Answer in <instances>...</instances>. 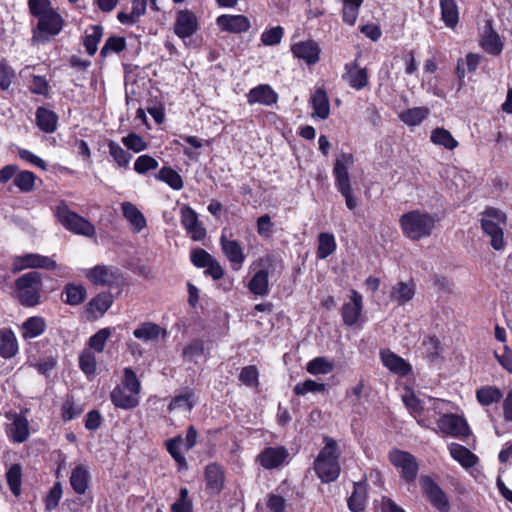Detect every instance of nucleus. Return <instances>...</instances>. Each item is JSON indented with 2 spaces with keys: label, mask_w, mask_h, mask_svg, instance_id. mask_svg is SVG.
<instances>
[{
  "label": "nucleus",
  "mask_w": 512,
  "mask_h": 512,
  "mask_svg": "<svg viewBox=\"0 0 512 512\" xmlns=\"http://www.w3.org/2000/svg\"><path fill=\"white\" fill-rule=\"evenodd\" d=\"M250 270L254 275L248 283V289L251 293L258 296H267L269 294L268 277L279 275L283 270L282 261L274 254H267L253 261Z\"/></svg>",
  "instance_id": "f257e3e1"
},
{
  "label": "nucleus",
  "mask_w": 512,
  "mask_h": 512,
  "mask_svg": "<svg viewBox=\"0 0 512 512\" xmlns=\"http://www.w3.org/2000/svg\"><path fill=\"white\" fill-rule=\"evenodd\" d=\"M141 383L130 367L123 370L120 385H116L110 393V400L116 408L131 410L140 403Z\"/></svg>",
  "instance_id": "f03ea898"
},
{
  "label": "nucleus",
  "mask_w": 512,
  "mask_h": 512,
  "mask_svg": "<svg viewBox=\"0 0 512 512\" xmlns=\"http://www.w3.org/2000/svg\"><path fill=\"white\" fill-rule=\"evenodd\" d=\"M436 215L421 210H412L404 213L399 224L405 237L417 241L429 237L436 227Z\"/></svg>",
  "instance_id": "7ed1b4c3"
},
{
  "label": "nucleus",
  "mask_w": 512,
  "mask_h": 512,
  "mask_svg": "<svg viewBox=\"0 0 512 512\" xmlns=\"http://www.w3.org/2000/svg\"><path fill=\"white\" fill-rule=\"evenodd\" d=\"M324 444L314 461V470L322 482L330 483L339 477L341 471L339 452L334 439L325 436Z\"/></svg>",
  "instance_id": "20e7f679"
},
{
  "label": "nucleus",
  "mask_w": 512,
  "mask_h": 512,
  "mask_svg": "<svg viewBox=\"0 0 512 512\" xmlns=\"http://www.w3.org/2000/svg\"><path fill=\"white\" fill-rule=\"evenodd\" d=\"M42 278L38 272H28L15 281V296L25 307H34L41 303Z\"/></svg>",
  "instance_id": "39448f33"
},
{
  "label": "nucleus",
  "mask_w": 512,
  "mask_h": 512,
  "mask_svg": "<svg viewBox=\"0 0 512 512\" xmlns=\"http://www.w3.org/2000/svg\"><path fill=\"white\" fill-rule=\"evenodd\" d=\"M507 225L506 214L496 208H488L484 212L481 226L484 233L490 237V244L495 250H502L505 246L504 228Z\"/></svg>",
  "instance_id": "423d86ee"
},
{
  "label": "nucleus",
  "mask_w": 512,
  "mask_h": 512,
  "mask_svg": "<svg viewBox=\"0 0 512 512\" xmlns=\"http://www.w3.org/2000/svg\"><path fill=\"white\" fill-rule=\"evenodd\" d=\"M58 221L70 232L86 237L95 236L96 230L92 223L69 209L65 202L59 203L55 209Z\"/></svg>",
  "instance_id": "0eeeda50"
},
{
  "label": "nucleus",
  "mask_w": 512,
  "mask_h": 512,
  "mask_svg": "<svg viewBox=\"0 0 512 512\" xmlns=\"http://www.w3.org/2000/svg\"><path fill=\"white\" fill-rule=\"evenodd\" d=\"M37 20V25L32 29V41L36 43L47 42L58 35L64 26L63 17L55 9Z\"/></svg>",
  "instance_id": "6e6552de"
},
{
  "label": "nucleus",
  "mask_w": 512,
  "mask_h": 512,
  "mask_svg": "<svg viewBox=\"0 0 512 512\" xmlns=\"http://www.w3.org/2000/svg\"><path fill=\"white\" fill-rule=\"evenodd\" d=\"M402 399L410 414L416 419L419 425H427L428 420L425 418V411L440 408V406H446V402L441 399L431 397L421 399L411 391L406 392L402 396Z\"/></svg>",
  "instance_id": "1a4fd4ad"
},
{
  "label": "nucleus",
  "mask_w": 512,
  "mask_h": 512,
  "mask_svg": "<svg viewBox=\"0 0 512 512\" xmlns=\"http://www.w3.org/2000/svg\"><path fill=\"white\" fill-rule=\"evenodd\" d=\"M391 464L398 470L400 477L411 484L416 480L419 464L416 458L409 452L394 449L388 455Z\"/></svg>",
  "instance_id": "9d476101"
},
{
  "label": "nucleus",
  "mask_w": 512,
  "mask_h": 512,
  "mask_svg": "<svg viewBox=\"0 0 512 512\" xmlns=\"http://www.w3.org/2000/svg\"><path fill=\"white\" fill-rule=\"evenodd\" d=\"M419 483L424 495L434 508L440 512L449 511L450 504L446 493L430 476L422 475L419 479Z\"/></svg>",
  "instance_id": "9b49d317"
},
{
  "label": "nucleus",
  "mask_w": 512,
  "mask_h": 512,
  "mask_svg": "<svg viewBox=\"0 0 512 512\" xmlns=\"http://www.w3.org/2000/svg\"><path fill=\"white\" fill-rule=\"evenodd\" d=\"M437 427L440 432L452 437H464L470 432L466 420L452 413H445L437 420Z\"/></svg>",
  "instance_id": "f8f14e48"
},
{
  "label": "nucleus",
  "mask_w": 512,
  "mask_h": 512,
  "mask_svg": "<svg viewBox=\"0 0 512 512\" xmlns=\"http://www.w3.org/2000/svg\"><path fill=\"white\" fill-rule=\"evenodd\" d=\"M6 418L9 423L6 426V432L10 440L14 443L25 442L30 434L29 422L22 413L7 412Z\"/></svg>",
  "instance_id": "ddd939ff"
},
{
  "label": "nucleus",
  "mask_w": 512,
  "mask_h": 512,
  "mask_svg": "<svg viewBox=\"0 0 512 512\" xmlns=\"http://www.w3.org/2000/svg\"><path fill=\"white\" fill-rule=\"evenodd\" d=\"M57 267L56 262L50 257L43 256L36 253H29L21 256H16L13 259V272H19L28 268H42L53 270Z\"/></svg>",
  "instance_id": "4468645a"
},
{
  "label": "nucleus",
  "mask_w": 512,
  "mask_h": 512,
  "mask_svg": "<svg viewBox=\"0 0 512 512\" xmlns=\"http://www.w3.org/2000/svg\"><path fill=\"white\" fill-rule=\"evenodd\" d=\"M198 29V19L192 11L188 9L177 11L173 30L180 39L185 40L191 37Z\"/></svg>",
  "instance_id": "2eb2a0df"
},
{
  "label": "nucleus",
  "mask_w": 512,
  "mask_h": 512,
  "mask_svg": "<svg viewBox=\"0 0 512 512\" xmlns=\"http://www.w3.org/2000/svg\"><path fill=\"white\" fill-rule=\"evenodd\" d=\"M363 310V297L356 291L351 290L349 301L344 303L341 309L342 319L345 325H356L361 317Z\"/></svg>",
  "instance_id": "dca6fc26"
},
{
  "label": "nucleus",
  "mask_w": 512,
  "mask_h": 512,
  "mask_svg": "<svg viewBox=\"0 0 512 512\" xmlns=\"http://www.w3.org/2000/svg\"><path fill=\"white\" fill-rule=\"evenodd\" d=\"M354 164V157L351 153H340L334 162L333 176L336 188L351 186L349 169Z\"/></svg>",
  "instance_id": "f3484780"
},
{
  "label": "nucleus",
  "mask_w": 512,
  "mask_h": 512,
  "mask_svg": "<svg viewBox=\"0 0 512 512\" xmlns=\"http://www.w3.org/2000/svg\"><path fill=\"white\" fill-rule=\"evenodd\" d=\"M289 457L288 450L283 446L267 447L258 456L257 460L265 469H275L283 465Z\"/></svg>",
  "instance_id": "a211bd4d"
},
{
  "label": "nucleus",
  "mask_w": 512,
  "mask_h": 512,
  "mask_svg": "<svg viewBox=\"0 0 512 512\" xmlns=\"http://www.w3.org/2000/svg\"><path fill=\"white\" fill-rule=\"evenodd\" d=\"M180 216L183 227L193 240L199 241L205 237L206 230L200 224L197 213L191 207L184 205L180 210Z\"/></svg>",
  "instance_id": "6ab92c4d"
},
{
  "label": "nucleus",
  "mask_w": 512,
  "mask_h": 512,
  "mask_svg": "<svg viewBox=\"0 0 512 512\" xmlns=\"http://www.w3.org/2000/svg\"><path fill=\"white\" fill-rule=\"evenodd\" d=\"M220 244L224 255L231 263L232 269L240 270L246 259L240 244L236 240H229L224 233L220 237Z\"/></svg>",
  "instance_id": "aec40b11"
},
{
  "label": "nucleus",
  "mask_w": 512,
  "mask_h": 512,
  "mask_svg": "<svg viewBox=\"0 0 512 512\" xmlns=\"http://www.w3.org/2000/svg\"><path fill=\"white\" fill-rule=\"evenodd\" d=\"M345 73L342 79L355 90L364 89L369 82L368 73L366 68H362L356 61L345 64Z\"/></svg>",
  "instance_id": "412c9836"
},
{
  "label": "nucleus",
  "mask_w": 512,
  "mask_h": 512,
  "mask_svg": "<svg viewBox=\"0 0 512 512\" xmlns=\"http://www.w3.org/2000/svg\"><path fill=\"white\" fill-rule=\"evenodd\" d=\"M216 24L222 31L234 34L246 32L250 28V21L244 15H220Z\"/></svg>",
  "instance_id": "4be33fe9"
},
{
  "label": "nucleus",
  "mask_w": 512,
  "mask_h": 512,
  "mask_svg": "<svg viewBox=\"0 0 512 512\" xmlns=\"http://www.w3.org/2000/svg\"><path fill=\"white\" fill-rule=\"evenodd\" d=\"M291 51L295 57L304 60L308 65H314L319 61L320 48L312 40L293 44Z\"/></svg>",
  "instance_id": "5701e85b"
},
{
  "label": "nucleus",
  "mask_w": 512,
  "mask_h": 512,
  "mask_svg": "<svg viewBox=\"0 0 512 512\" xmlns=\"http://www.w3.org/2000/svg\"><path fill=\"white\" fill-rule=\"evenodd\" d=\"M86 277L95 285L111 286L118 280V273L112 267L97 265L86 272Z\"/></svg>",
  "instance_id": "b1692460"
},
{
  "label": "nucleus",
  "mask_w": 512,
  "mask_h": 512,
  "mask_svg": "<svg viewBox=\"0 0 512 512\" xmlns=\"http://www.w3.org/2000/svg\"><path fill=\"white\" fill-rule=\"evenodd\" d=\"M277 99V93L266 84H261L252 88L247 94V101L250 105L262 104L270 106L275 104Z\"/></svg>",
  "instance_id": "393cba45"
},
{
  "label": "nucleus",
  "mask_w": 512,
  "mask_h": 512,
  "mask_svg": "<svg viewBox=\"0 0 512 512\" xmlns=\"http://www.w3.org/2000/svg\"><path fill=\"white\" fill-rule=\"evenodd\" d=\"M415 295V284L412 281H399L391 286L389 299L398 305H404Z\"/></svg>",
  "instance_id": "a878e982"
},
{
  "label": "nucleus",
  "mask_w": 512,
  "mask_h": 512,
  "mask_svg": "<svg viewBox=\"0 0 512 512\" xmlns=\"http://www.w3.org/2000/svg\"><path fill=\"white\" fill-rule=\"evenodd\" d=\"M310 103L313 107V118L325 120L330 115V104L327 93L322 88H317L311 95Z\"/></svg>",
  "instance_id": "bb28decb"
},
{
  "label": "nucleus",
  "mask_w": 512,
  "mask_h": 512,
  "mask_svg": "<svg viewBox=\"0 0 512 512\" xmlns=\"http://www.w3.org/2000/svg\"><path fill=\"white\" fill-rule=\"evenodd\" d=\"M480 44L491 55H499L503 50V43L498 33L493 30L490 22H487L484 27Z\"/></svg>",
  "instance_id": "cd10ccee"
},
{
  "label": "nucleus",
  "mask_w": 512,
  "mask_h": 512,
  "mask_svg": "<svg viewBox=\"0 0 512 512\" xmlns=\"http://www.w3.org/2000/svg\"><path fill=\"white\" fill-rule=\"evenodd\" d=\"M47 328L46 321L41 316L27 318L20 326V333L23 339L30 340L42 335Z\"/></svg>",
  "instance_id": "c85d7f7f"
},
{
  "label": "nucleus",
  "mask_w": 512,
  "mask_h": 512,
  "mask_svg": "<svg viewBox=\"0 0 512 512\" xmlns=\"http://www.w3.org/2000/svg\"><path fill=\"white\" fill-rule=\"evenodd\" d=\"M121 209L123 216L131 224L134 233H139L146 227L147 222L143 213L134 204L124 202Z\"/></svg>",
  "instance_id": "c756f323"
},
{
  "label": "nucleus",
  "mask_w": 512,
  "mask_h": 512,
  "mask_svg": "<svg viewBox=\"0 0 512 512\" xmlns=\"http://www.w3.org/2000/svg\"><path fill=\"white\" fill-rule=\"evenodd\" d=\"M18 352V342L14 332L8 328L0 329V356L9 359Z\"/></svg>",
  "instance_id": "7c9ffc66"
},
{
  "label": "nucleus",
  "mask_w": 512,
  "mask_h": 512,
  "mask_svg": "<svg viewBox=\"0 0 512 512\" xmlns=\"http://www.w3.org/2000/svg\"><path fill=\"white\" fill-rule=\"evenodd\" d=\"M380 355L383 365L390 371L400 375H406L409 373L411 369L410 365L395 353L389 350H384Z\"/></svg>",
  "instance_id": "2f4dec72"
},
{
  "label": "nucleus",
  "mask_w": 512,
  "mask_h": 512,
  "mask_svg": "<svg viewBox=\"0 0 512 512\" xmlns=\"http://www.w3.org/2000/svg\"><path fill=\"white\" fill-rule=\"evenodd\" d=\"M205 479L207 489L210 493L217 494L222 490L224 484V472L219 465H208L205 470Z\"/></svg>",
  "instance_id": "473e14b6"
},
{
  "label": "nucleus",
  "mask_w": 512,
  "mask_h": 512,
  "mask_svg": "<svg viewBox=\"0 0 512 512\" xmlns=\"http://www.w3.org/2000/svg\"><path fill=\"white\" fill-rule=\"evenodd\" d=\"M449 452L451 457L464 468L473 467L478 462V457L475 454L465 446L458 443H451L449 445Z\"/></svg>",
  "instance_id": "72a5a7b5"
},
{
  "label": "nucleus",
  "mask_w": 512,
  "mask_h": 512,
  "mask_svg": "<svg viewBox=\"0 0 512 512\" xmlns=\"http://www.w3.org/2000/svg\"><path fill=\"white\" fill-rule=\"evenodd\" d=\"M165 334L166 331L164 329L152 322H145L141 324L133 332L135 338L144 342L157 341L161 335L165 336Z\"/></svg>",
  "instance_id": "f704fd0d"
},
{
  "label": "nucleus",
  "mask_w": 512,
  "mask_h": 512,
  "mask_svg": "<svg viewBox=\"0 0 512 512\" xmlns=\"http://www.w3.org/2000/svg\"><path fill=\"white\" fill-rule=\"evenodd\" d=\"M90 479L89 471L83 465L76 466L70 476V484L77 494H84Z\"/></svg>",
  "instance_id": "c9c22d12"
},
{
  "label": "nucleus",
  "mask_w": 512,
  "mask_h": 512,
  "mask_svg": "<svg viewBox=\"0 0 512 512\" xmlns=\"http://www.w3.org/2000/svg\"><path fill=\"white\" fill-rule=\"evenodd\" d=\"M441 19L448 28H455L459 21V11L455 0H440Z\"/></svg>",
  "instance_id": "e433bc0d"
},
{
  "label": "nucleus",
  "mask_w": 512,
  "mask_h": 512,
  "mask_svg": "<svg viewBox=\"0 0 512 512\" xmlns=\"http://www.w3.org/2000/svg\"><path fill=\"white\" fill-rule=\"evenodd\" d=\"M57 115L44 107H39L36 111L37 126L46 133H52L56 129Z\"/></svg>",
  "instance_id": "4c0bfd02"
},
{
  "label": "nucleus",
  "mask_w": 512,
  "mask_h": 512,
  "mask_svg": "<svg viewBox=\"0 0 512 512\" xmlns=\"http://www.w3.org/2000/svg\"><path fill=\"white\" fill-rule=\"evenodd\" d=\"M430 140L433 144L442 146L447 150H454L458 147V141L444 128L437 127L432 130Z\"/></svg>",
  "instance_id": "58836bf2"
},
{
  "label": "nucleus",
  "mask_w": 512,
  "mask_h": 512,
  "mask_svg": "<svg viewBox=\"0 0 512 512\" xmlns=\"http://www.w3.org/2000/svg\"><path fill=\"white\" fill-rule=\"evenodd\" d=\"M336 241L332 233L323 232L318 236L317 257L325 259L336 250Z\"/></svg>",
  "instance_id": "ea45409f"
},
{
  "label": "nucleus",
  "mask_w": 512,
  "mask_h": 512,
  "mask_svg": "<svg viewBox=\"0 0 512 512\" xmlns=\"http://www.w3.org/2000/svg\"><path fill=\"white\" fill-rule=\"evenodd\" d=\"M62 296H65V299H63L65 303L76 306L85 300L86 289L81 285L67 284L64 288Z\"/></svg>",
  "instance_id": "a19ab883"
},
{
  "label": "nucleus",
  "mask_w": 512,
  "mask_h": 512,
  "mask_svg": "<svg viewBox=\"0 0 512 512\" xmlns=\"http://www.w3.org/2000/svg\"><path fill=\"white\" fill-rule=\"evenodd\" d=\"M335 364L327 357H316L306 365V370L312 375L328 374L334 370Z\"/></svg>",
  "instance_id": "79ce46f5"
},
{
  "label": "nucleus",
  "mask_w": 512,
  "mask_h": 512,
  "mask_svg": "<svg viewBox=\"0 0 512 512\" xmlns=\"http://www.w3.org/2000/svg\"><path fill=\"white\" fill-rule=\"evenodd\" d=\"M103 35V27L100 25L91 26L86 30L84 38V46L87 53L93 56L97 51L98 43L100 42Z\"/></svg>",
  "instance_id": "37998d69"
},
{
  "label": "nucleus",
  "mask_w": 512,
  "mask_h": 512,
  "mask_svg": "<svg viewBox=\"0 0 512 512\" xmlns=\"http://www.w3.org/2000/svg\"><path fill=\"white\" fill-rule=\"evenodd\" d=\"M429 115V109L426 107H415L407 109L400 114L402 122L409 126L419 125Z\"/></svg>",
  "instance_id": "c03bdc74"
},
{
  "label": "nucleus",
  "mask_w": 512,
  "mask_h": 512,
  "mask_svg": "<svg viewBox=\"0 0 512 512\" xmlns=\"http://www.w3.org/2000/svg\"><path fill=\"white\" fill-rule=\"evenodd\" d=\"M502 397L503 394L500 389L494 386L481 387L476 392L477 400L484 406L497 403L501 400Z\"/></svg>",
  "instance_id": "a18cd8bd"
},
{
  "label": "nucleus",
  "mask_w": 512,
  "mask_h": 512,
  "mask_svg": "<svg viewBox=\"0 0 512 512\" xmlns=\"http://www.w3.org/2000/svg\"><path fill=\"white\" fill-rule=\"evenodd\" d=\"M365 487L361 482L354 483V490L348 499V507L352 512H360L365 507Z\"/></svg>",
  "instance_id": "49530a36"
},
{
  "label": "nucleus",
  "mask_w": 512,
  "mask_h": 512,
  "mask_svg": "<svg viewBox=\"0 0 512 512\" xmlns=\"http://www.w3.org/2000/svg\"><path fill=\"white\" fill-rule=\"evenodd\" d=\"M156 178L160 181L165 182L174 190H180L183 188V180L178 172L170 167H163L159 170Z\"/></svg>",
  "instance_id": "de8ad7c7"
},
{
  "label": "nucleus",
  "mask_w": 512,
  "mask_h": 512,
  "mask_svg": "<svg viewBox=\"0 0 512 512\" xmlns=\"http://www.w3.org/2000/svg\"><path fill=\"white\" fill-rule=\"evenodd\" d=\"M79 367L87 377L94 376L97 367L95 352L85 348L79 355Z\"/></svg>",
  "instance_id": "09e8293b"
},
{
  "label": "nucleus",
  "mask_w": 512,
  "mask_h": 512,
  "mask_svg": "<svg viewBox=\"0 0 512 512\" xmlns=\"http://www.w3.org/2000/svg\"><path fill=\"white\" fill-rule=\"evenodd\" d=\"M109 154L120 168H128L132 155L124 150L118 143H108Z\"/></svg>",
  "instance_id": "8fccbe9b"
},
{
  "label": "nucleus",
  "mask_w": 512,
  "mask_h": 512,
  "mask_svg": "<svg viewBox=\"0 0 512 512\" xmlns=\"http://www.w3.org/2000/svg\"><path fill=\"white\" fill-rule=\"evenodd\" d=\"M112 296L109 293H101L89 303V311L96 315H103L112 305Z\"/></svg>",
  "instance_id": "3c124183"
},
{
  "label": "nucleus",
  "mask_w": 512,
  "mask_h": 512,
  "mask_svg": "<svg viewBox=\"0 0 512 512\" xmlns=\"http://www.w3.org/2000/svg\"><path fill=\"white\" fill-rule=\"evenodd\" d=\"M7 483L11 492L18 496L21 492L22 468L19 464H13L6 472Z\"/></svg>",
  "instance_id": "603ef678"
},
{
  "label": "nucleus",
  "mask_w": 512,
  "mask_h": 512,
  "mask_svg": "<svg viewBox=\"0 0 512 512\" xmlns=\"http://www.w3.org/2000/svg\"><path fill=\"white\" fill-rule=\"evenodd\" d=\"M36 176L31 171H19L17 172L14 185L22 193H29L34 189Z\"/></svg>",
  "instance_id": "864d4df0"
},
{
  "label": "nucleus",
  "mask_w": 512,
  "mask_h": 512,
  "mask_svg": "<svg viewBox=\"0 0 512 512\" xmlns=\"http://www.w3.org/2000/svg\"><path fill=\"white\" fill-rule=\"evenodd\" d=\"M111 336L110 328L100 329L97 333L89 338L88 347L93 352L101 353L104 351L105 345Z\"/></svg>",
  "instance_id": "5fc2aeb1"
},
{
  "label": "nucleus",
  "mask_w": 512,
  "mask_h": 512,
  "mask_svg": "<svg viewBox=\"0 0 512 512\" xmlns=\"http://www.w3.org/2000/svg\"><path fill=\"white\" fill-rule=\"evenodd\" d=\"M422 350L425 356L429 360L433 361L442 351L441 343L437 337L427 336L422 342Z\"/></svg>",
  "instance_id": "6e6d98bb"
},
{
  "label": "nucleus",
  "mask_w": 512,
  "mask_h": 512,
  "mask_svg": "<svg viewBox=\"0 0 512 512\" xmlns=\"http://www.w3.org/2000/svg\"><path fill=\"white\" fill-rule=\"evenodd\" d=\"M126 48V40L124 37H109L100 51L101 57H107L110 53H120Z\"/></svg>",
  "instance_id": "4d7b16f0"
},
{
  "label": "nucleus",
  "mask_w": 512,
  "mask_h": 512,
  "mask_svg": "<svg viewBox=\"0 0 512 512\" xmlns=\"http://www.w3.org/2000/svg\"><path fill=\"white\" fill-rule=\"evenodd\" d=\"M15 78L16 74L14 69L5 59H0V89L8 90Z\"/></svg>",
  "instance_id": "13d9d810"
},
{
  "label": "nucleus",
  "mask_w": 512,
  "mask_h": 512,
  "mask_svg": "<svg viewBox=\"0 0 512 512\" xmlns=\"http://www.w3.org/2000/svg\"><path fill=\"white\" fill-rule=\"evenodd\" d=\"M28 8L30 14L37 19L54 10L50 0H28Z\"/></svg>",
  "instance_id": "bf43d9fd"
},
{
  "label": "nucleus",
  "mask_w": 512,
  "mask_h": 512,
  "mask_svg": "<svg viewBox=\"0 0 512 512\" xmlns=\"http://www.w3.org/2000/svg\"><path fill=\"white\" fill-rule=\"evenodd\" d=\"M284 29L281 26L272 27L261 34V41L266 46H274L281 42Z\"/></svg>",
  "instance_id": "052dcab7"
},
{
  "label": "nucleus",
  "mask_w": 512,
  "mask_h": 512,
  "mask_svg": "<svg viewBox=\"0 0 512 512\" xmlns=\"http://www.w3.org/2000/svg\"><path fill=\"white\" fill-rule=\"evenodd\" d=\"M325 390V384L317 383L314 380L308 379L304 382L297 383L294 387L296 395H305L308 392H322Z\"/></svg>",
  "instance_id": "680f3d73"
},
{
  "label": "nucleus",
  "mask_w": 512,
  "mask_h": 512,
  "mask_svg": "<svg viewBox=\"0 0 512 512\" xmlns=\"http://www.w3.org/2000/svg\"><path fill=\"white\" fill-rule=\"evenodd\" d=\"M188 489L181 488L178 500L172 504V512H193L192 501L188 497Z\"/></svg>",
  "instance_id": "e2e57ef3"
},
{
  "label": "nucleus",
  "mask_w": 512,
  "mask_h": 512,
  "mask_svg": "<svg viewBox=\"0 0 512 512\" xmlns=\"http://www.w3.org/2000/svg\"><path fill=\"white\" fill-rule=\"evenodd\" d=\"M157 167V160L149 155L139 156L134 163V170L139 174H144L149 170L156 169Z\"/></svg>",
  "instance_id": "0e129e2a"
},
{
  "label": "nucleus",
  "mask_w": 512,
  "mask_h": 512,
  "mask_svg": "<svg viewBox=\"0 0 512 512\" xmlns=\"http://www.w3.org/2000/svg\"><path fill=\"white\" fill-rule=\"evenodd\" d=\"M192 397L193 393L188 392L183 395H179L172 399L170 402L168 409L169 410H175V409H184L186 411H190L193 407L192 403Z\"/></svg>",
  "instance_id": "69168bd1"
},
{
  "label": "nucleus",
  "mask_w": 512,
  "mask_h": 512,
  "mask_svg": "<svg viewBox=\"0 0 512 512\" xmlns=\"http://www.w3.org/2000/svg\"><path fill=\"white\" fill-rule=\"evenodd\" d=\"M122 143L130 150L134 152H141L146 149L147 145L145 141L139 135L130 133L122 138Z\"/></svg>",
  "instance_id": "338daca9"
},
{
  "label": "nucleus",
  "mask_w": 512,
  "mask_h": 512,
  "mask_svg": "<svg viewBox=\"0 0 512 512\" xmlns=\"http://www.w3.org/2000/svg\"><path fill=\"white\" fill-rule=\"evenodd\" d=\"M495 358L498 363L510 374H512V350L505 345L503 348V352L499 353L498 351L494 352Z\"/></svg>",
  "instance_id": "774afa93"
}]
</instances>
